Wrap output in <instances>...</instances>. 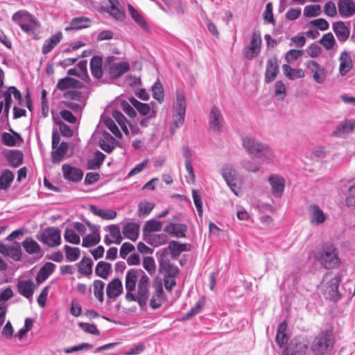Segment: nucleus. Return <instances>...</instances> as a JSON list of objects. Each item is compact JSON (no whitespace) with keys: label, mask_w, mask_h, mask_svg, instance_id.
Here are the masks:
<instances>
[{"label":"nucleus","mask_w":355,"mask_h":355,"mask_svg":"<svg viewBox=\"0 0 355 355\" xmlns=\"http://www.w3.org/2000/svg\"><path fill=\"white\" fill-rule=\"evenodd\" d=\"M91 19L86 17H74L70 22V27L66 30H80L89 26Z\"/></svg>","instance_id":"09e8293b"},{"label":"nucleus","mask_w":355,"mask_h":355,"mask_svg":"<svg viewBox=\"0 0 355 355\" xmlns=\"http://www.w3.org/2000/svg\"><path fill=\"white\" fill-rule=\"evenodd\" d=\"M69 150V144L67 141H62L55 150L51 151V162L57 164L61 162Z\"/></svg>","instance_id":"f704fd0d"},{"label":"nucleus","mask_w":355,"mask_h":355,"mask_svg":"<svg viewBox=\"0 0 355 355\" xmlns=\"http://www.w3.org/2000/svg\"><path fill=\"white\" fill-rule=\"evenodd\" d=\"M128 10L135 23H137L144 31L147 33L149 32V25L140 12L130 3L128 5Z\"/></svg>","instance_id":"c85d7f7f"},{"label":"nucleus","mask_w":355,"mask_h":355,"mask_svg":"<svg viewBox=\"0 0 355 355\" xmlns=\"http://www.w3.org/2000/svg\"><path fill=\"white\" fill-rule=\"evenodd\" d=\"M341 282L340 276H336L329 281V288L328 294L331 300L334 302L339 301L342 295L338 291V287Z\"/></svg>","instance_id":"2f4dec72"},{"label":"nucleus","mask_w":355,"mask_h":355,"mask_svg":"<svg viewBox=\"0 0 355 355\" xmlns=\"http://www.w3.org/2000/svg\"><path fill=\"white\" fill-rule=\"evenodd\" d=\"M64 96L77 102L86 103L88 93L77 90H68L64 93Z\"/></svg>","instance_id":"3c124183"},{"label":"nucleus","mask_w":355,"mask_h":355,"mask_svg":"<svg viewBox=\"0 0 355 355\" xmlns=\"http://www.w3.org/2000/svg\"><path fill=\"white\" fill-rule=\"evenodd\" d=\"M144 227L145 234L146 232H159L162 230V222L152 218L146 222V224L144 226Z\"/></svg>","instance_id":"680f3d73"},{"label":"nucleus","mask_w":355,"mask_h":355,"mask_svg":"<svg viewBox=\"0 0 355 355\" xmlns=\"http://www.w3.org/2000/svg\"><path fill=\"white\" fill-rule=\"evenodd\" d=\"M288 323L286 320L282 321L277 327L275 342L277 345L283 348L284 345H287L289 343V336L287 334Z\"/></svg>","instance_id":"bb28decb"},{"label":"nucleus","mask_w":355,"mask_h":355,"mask_svg":"<svg viewBox=\"0 0 355 355\" xmlns=\"http://www.w3.org/2000/svg\"><path fill=\"white\" fill-rule=\"evenodd\" d=\"M155 205L152 202L147 201L140 202L138 205V216H141V215H148L152 211Z\"/></svg>","instance_id":"e2e57ef3"},{"label":"nucleus","mask_w":355,"mask_h":355,"mask_svg":"<svg viewBox=\"0 0 355 355\" xmlns=\"http://www.w3.org/2000/svg\"><path fill=\"white\" fill-rule=\"evenodd\" d=\"M105 114V112H103L101 114L100 123H103L116 138L121 139L123 137V135L114 121Z\"/></svg>","instance_id":"e433bc0d"},{"label":"nucleus","mask_w":355,"mask_h":355,"mask_svg":"<svg viewBox=\"0 0 355 355\" xmlns=\"http://www.w3.org/2000/svg\"><path fill=\"white\" fill-rule=\"evenodd\" d=\"M279 71V68L276 56L271 58L267 60L264 81L269 84L272 82L277 77Z\"/></svg>","instance_id":"6ab92c4d"},{"label":"nucleus","mask_w":355,"mask_h":355,"mask_svg":"<svg viewBox=\"0 0 355 355\" xmlns=\"http://www.w3.org/2000/svg\"><path fill=\"white\" fill-rule=\"evenodd\" d=\"M334 344L332 330L326 329L321 331L314 338L311 349L315 355H326L333 349Z\"/></svg>","instance_id":"7ed1b4c3"},{"label":"nucleus","mask_w":355,"mask_h":355,"mask_svg":"<svg viewBox=\"0 0 355 355\" xmlns=\"http://www.w3.org/2000/svg\"><path fill=\"white\" fill-rule=\"evenodd\" d=\"M89 210L95 216L101 217L105 220H112L116 217L117 214L112 209H103L98 208L96 205H89Z\"/></svg>","instance_id":"79ce46f5"},{"label":"nucleus","mask_w":355,"mask_h":355,"mask_svg":"<svg viewBox=\"0 0 355 355\" xmlns=\"http://www.w3.org/2000/svg\"><path fill=\"white\" fill-rule=\"evenodd\" d=\"M220 173L227 184L237 180V171L231 164H224L221 168Z\"/></svg>","instance_id":"4c0bfd02"},{"label":"nucleus","mask_w":355,"mask_h":355,"mask_svg":"<svg viewBox=\"0 0 355 355\" xmlns=\"http://www.w3.org/2000/svg\"><path fill=\"white\" fill-rule=\"evenodd\" d=\"M339 60V72L342 76H345L353 67L352 58L346 51H344L340 53Z\"/></svg>","instance_id":"72a5a7b5"},{"label":"nucleus","mask_w":355,"mask_h":355,"mask_svg":"<svg viewBox=\"0 0 355 355\" xmlns=\"http://www.w3.org/2000/svg\"><path fill=\"white\" fill-rule=\"evenodd\" d=\"M319 42L327 51L331 50L336 44L333 34L330 32L323 35Z\"/></svg>","instance_id":"4d7b16f0"},{"label":"nucleus","mask_w":355,"mask_h":355,"mask_svg":"<svg viewBox=\"0 0 355 355\" xmlns=\"http://www.w3.org/2000/svg\"><path fill=\"white\" fill-rule=\"evenodd\" d=\"M268 182L271 186L272 195L277 198H282L285 189V179L283 177L272 174L269 177Z\"/></svg>","instance_id":"f3484780"},{"label":"nucleus","mask_w":355,"mask_h":355,"mask_svg":"<svg viewBox=\"0 0 355 355\" xmlns=\"http://www.w3.org/2000/svg\"><path fill=\"white\" fill-rule=\"evenodd\" d=\"M355 130V119H345L340 121L335 130L332 131L331 135L336 137L344 138Z\"/></svg>","instance_id":"f8f14e48"},{"label":"nucleus","mask_w":355,"mask_h":355,"mask_svg":"<svg viewBox=\"0 0 355 355\" xmlns=\"http://www.w3.org/2000/svg\"><path fill=\"white\" fill-rule=\"evenodd\" d=\"M308 342L301 338H294L286 345L282 355H304L308 349Z\"/></svg>","instance_id":"6e6552de"},{"label":"nucleus","mask_w":355,"mask_h":355,"mask_svg":"<svg viewBox=\"0 0 355 355\" xmlns=\"http://www.w3.org/2000/svg\"><path fill=\"white\" fill-rule=\"evenodd\" d=\"M144 268L150 275H153L156 271V264L153 257H146L143 259Z\"/></svg>","instance_id":"0e129e2a"},{"label":"nucleus","mask_w":355,"mask_h":355,"mask_svg":"<svg viewBox=\"0 0 355 355\" xmlns=\"http://www.w3.org/2000/svg\"><path fill=\"white\" fill-rule=\"evenodd\" d=\"M167 255L166 248L161 249L156 252L159 263L158 272L164 275V279H175L179 275L180 269L175 264L166 259Z\"/></svg>","instance_id":"20e7f679"},{"label":"nucleus","mask_w":355,"mask_h":355,"mask_svg":"<svg viewBox=\"0 0 355 355\" xmlns=\"http://www.w3.org/2000/svg\"><path fill=\"white\" fill-rule=\"evenodd\" d=\"M130 70V64L127 62L121 61L118 63L110 64L107 72L112 80H115Z\"/></svg>","instance_id":"5701e85b"},{"label":"nucleus","mask_w":355,"mask_h":355,"mask_svg":"<svg viewBox=\"0 0 355 355\" xmlns=\"http://www.w3.org/2000/svg\"><path fill=\"white\" fill-rule=\"evenodd\" d=\"M106 156L104 153L99 150H96L94 153V157L87 161V168L89 170H97L102 166Z\"/></svg>","instance_id":"a18cd8bd"},{"label":"nucleus","mask_w":355,"mask_h":355,"mask_svg":"<svg viewBox=\"0 0 355 355\" xmlns=\"http://www.w3.org/2000/svg\"><path fill=\"white\" fill-rule=\"evenodd\" d=\"M22 141L21 136L16 132H12V134L4 132L1 134V142L6 146H16Z\"/></svg>","instance_id":"58836bf2"},{"label":"nucleus","mask_w":355,"mask_h":355,"mask_svg":"<svg viewBox=\"0 0 355 355\" xmlns=\"http://www.w3.org/2000/svg\"><path fill=\"white\" fill-rule=\"evenodd\" d=\"M187 226L184 223H169L164 228V232H166L172 237L185 238Z\"/></svg>","instance_id":"412c9836"},{"label":"nucleus","mask_w":355,"mask_h":355,"mask_svg":"<svg viewBox=\"0 0 355 355\" xmlns=\"http://www.w3.org/2000/svg\"><path fill=\"white\" fill-rule=\"evenodd\" d=\"M282 69L285 76L290 80H294L304 76V73L301 69H293L289 64H283Z\"/></svg>","instance_id":"603ef678"},{"label":"nucleus","mask_w":355,"mask_h":355,"mask_svg":"<svg viewBox=\"0 0 355 355\" xmlns=\"http://www.w3.org/2000/svg\"><path fill=\"white\" fill-rule=\"evenodd\" d=\"M21 246H23L24 249L28 254H37V256L33 258V262L37 261L44 255L40 245L32 237L26 238L21 243Z\"/></svg>","instance_id":"2eb2a0df"},{"label":"nucleus","mask_w":355,"mask_h":355,"mask_svg":"<svg viewBox=\"0 0 355 355\" xmlns=\"http://www.w3.org/2000/svg\"><path fill=\"white\" fill-rule=\"evenodd\" d=\"M93 286L95 297L102 303L104 301L105 283L102 280L95 279L93 282Z\"/></svg>","instance_id":"864d4df0"},{"label":"nucleus","mask_w":355,"mask_h":355,"mask_svg":"<svg viewBox=\"0 0 355 355\" xmlns=\"http://www.w3.org/2000/svg\"><path fill=\"white\" fill-rule=\"evenodd\" d=\"M63 178L69 182L78 183L83 178V171L78 167L64 164L62 166Z\"/></svg>","instance_id":"ddd939ff"},{"label":"nucleus","mask_w":355,"mask_h":355,"mask_svg":"<svg viewBox=\"0 0 355 355\" xmlns=\"http://www.w3.org/2000/svg\"><path fill=\"white\" fill-rule=\"evenodd\" d=\"M109 5L101 6L100 12H107L116 21H123L125 15L118 0H107Z\"/></svg>","instance_id":"9d476101"},{"label":"nucleus","mask_w":355,"mask_h":355,"mask_svg":"<svg viewBox=\"0 0 355 355\" xmlns=\"http://www.w3.org/2000/svg\"><path fill=\"white\" fill-rule=\"evenodd\" d=\"M310 223L312 225H320L325 222L327 216L318 205L312 204L308 209Z\"/></svg>","instance_id":"4be33fe9"},{"label":"nucleus","mask_w":355,"mask_h":355,"mask_svg":"<svg viewBox=\"0 0 355 355\" xmlns=\"http://www.w3.org/2000/svg\"><path fill=\"white\" fill-rule=\"evenodd\" d=\"M62 37V32L59 31L46 40L42 47V53L44 55L50 53L61 42Z\"/></svg>","instance_id":"7c9ffc66"},{"label":"nucleus","mask_w":355,"mask_h":355,"mask_svg":"<svg viewBox=\"0 0 355 355\" xmlns=\"http://www.w3.org/2000/svg\"><path fill=\"white\" fill-rule=\"evenodd\" d=\"M144 274L146 273L142 269L131 268L127 271L125 280L126 293L132 294V292L135 291L137 282L139 281L138 278H141Z\"/></svg>","instance_id":"9b49d317"},{"label":"nucleus","mask_w":355,"mask_h":355,"mask_svg":"<svg viewBox=\"0 0 355 355\" xmlns=\"http://www.w3.org/2000/svg\"><path fill=\"white\" fill-rule=\"evenodd\" d=\"M205 304V297L202 296L196 303L195 306H193L186 314H184L181 318L179 319L180 321L183 322L190 319L193 315L199 313L202 310Z\"/></svg>","instance_id":"c03bdc74"},{"label":"nucleus","mask_w":355,"mask_h":355,"mask_svg":"<svg viewBox=\"0 0 355 355\" xmlns=\"http://www.w3.org/2000/svg\"><path fill=\"white\" fill-rule=\"evenodd\" d=\"M332 29L338 40L343 43L347 41L350 35V28L347 27L344 21H338L334 22Z\"/></svg>","instance_id":"b1692460"},{"label":"nucleus","mask_w":355,"mask_h":355,"mask_svg":"<svg viewBox=\"0 0 355 355\" xmlns=\"http://www.w3.org/2000/svg\"><path fill=\"white\" fill-rule=\"evenodd\" d=\"M150 279L146 274L142 275L138 281L137 295L141 297H149Z\"/></svg>","instance_id":"49530a36"},{"label":"nucleus","mask_w":355,"mask_h":355,"mask_svg":"<svg viewBox=\"0 0 355 355\" xmlns=\"http://www.w3.org/2000/svg\"><path fill=\"white\" fill-rule=\"evenodd\" d=\"M12 20L28 35H33L35 27L33 24L36 23L35 17L26 10H19L13 14Z\"/></svg>","instance_id":"39448f33"},{"label":"nucleus","mask_w":355,"mask_h":355,"mask_svg":"<svg viewBox=\"0 0 355 355\" xmlns=\"http://www.w3.org/2000/svg\"><path fill=\"white\" fill-rule=\"evenodd\" d=\"M103 58L100 55H94L90 60V70L92 76L99 80L103 76Z\"/></svg>","instance_id":"c9c22d12"},{"label":"nucleus","mask_w":355,"mask_h":355,"mask_svg":"<svg viewBox=\"0 0 355 355\" xmlns=\"http://www.w3.org/2000/svg\"><path fill=\"white\" fill-rule=\"evenodd\" d=\"M242 167L249 172H258L260 170V164L249 159H243L240 162Z\"/></svg>","instance_id":"338daca9"},{"label":"nucleus","mask_w":355,"mask_h":355,"mask_svg":"<svg viewBox=\"0 0 355 355\" xmlns=\"http://www.w3.org/2000/svg\"><path fill=\"white\" fill-rule=\"evenodd\" d=\"M223 123V117L221 112H210L209 117V128L214 132L221 131Z\"/></svg>","instance_id":"a19ab883"},{"label":"nucleus","mask_w":355,"mask_h":355,"mask_svg":"<svg viewBox=\"0 0 355 355\" xmlns=\"http://www.w3.org/2000/svg\"><path fill=\"white\" fill-rule=\"evenodd\" d=\"M12 90V96L17 101L18 105H15L12 111H26L23 107H26L29 111H33V102L31 96V92L28 88L26 89V92L24 97H22L21 92L15 86H11Z\"/></svg>","instance_id":"1a4fd4ad"},{"label":"nucleus","mask_w":355,"mask_h":355,"mask_svg":"<svg viewBox=\"0 0 355 355\" xmlns=\"http://www.w3.org/2000/svg\"><path fill=\"white\" fill-rule=\"evenodd\" d=\"M93 265L94 262L90 257H83L81 261L77 263L78 272L90 278L92 274Z\"/></svg>","instance_id":"ea45409f"},{"label":"nucleus","mask_w":355,"mask_h":355,"mask_svg":"<svg viewBox=\"0 0 355 355\" xmlns=\"http://www.w3.org/2000/svg\"><path fill=\"white\" fill-rule=\"evenodd\" d=\"M53 122L59 126L60 133L63 137H71L73 136V130L71 128L64 123L60 119V116L58 115V112H51Z\"/></svg>","instance_id":"37998d69"},{"label":"nucleus","mask_w":355,"mask_h":355,"mask_svg":"<svg viewBox=\"0 0 355 355\" xmlns=\"http://www.w3.org/2000/svg\"><path fill=\"white\" fill-rule=\"evenodd\" d=\"M338 12L341 17L348 18L355 15V2L353 0H339Z\"/></svg>","instance_id":"393cba45"},{"label":"nucleus","mask_w":355,"mask_h":355,"mask_svg":"<svg viewBox=\"0 0 355 355\" xmlns=\"http://www.w3.org/2000/svg\"><path fill=\"white\" fill-rule=\"evenodd\" d=\"M122 232L126 239L135 241L139 234V225L135 222H128L123 227Z\"/></svg>","instance_id":"c756f323"},{"label":"nucleus","mask_w":355,"mask_h":355,"mask_svg":"<svg viewBox=\"0 0 355 355\" xmlns=\"http://www.w3.org/2000/svg\"><path fill=\"white\" fill-rule=\"evenodd\" d=\"M112 273V264L109 262L100 261L95 267V274L103 279H107Z\"/></svg>","instance_id":"473e14b6"},{"label":"nucleus","mask_w":355,"mask_h":355,"mask_svg":"<svg viewBox=\"0 0 355 355\" xmlns=\"http://www.w3.org/2000/svg\"><path fill=\"white\" fill-rule=\"evenodd\" d=\"M310 25L318 30L324 31L329 29V24L324 18H318L310 21Z\"/></svg>","instance_id":"774afa93"},{"label":"nucleus","mask_w":355,"mask_h":355,"mask_svg":"<svg viewBox=\"0 0 355 355\" xmlns=\"http://www.w3.org/2000/svg\"><path fill=\"white\" fill-rule=\"evenodd\" d=\"M3 155L9 165L13 168H17L23 164L24 154L19 150L4 149Z\"/></svg>","instance_id":"dca6fc26"},{"label":"nucleus","mask_w":355,"mask_h":355,"mask_svg":"<svg viewBox=\"0 0 355 355\" xmlns=\"http://www.w3.org/2000/svg\"><path fill=\"white\" fill-rule=\"evenodd\" d=\"M7 257L12 259L16 261H21L22 257L21 243L15 241L14 244L10 246L8 254H7Z\"/></svg>","instance_id":"5fc2aeb1"},{"label":"nucleus","mask_w":355,"mask_h":355,"mask_svg":"<svg viewBox=\"0 0 355 355\" xmlns=\"http://www.w3.org/2000/svg\"><path fill=\"white\" fill-rule=\"evenodd\" d=\"M321 12V6L319 4H311L304 7L303 15L305 17H315L319 16Z\"/></svg>","instance_id":"6e6d98bb"},{"label":"nucleus","mask_w":355,"mask_h":355,"mask_svg":"<svg viewBox=\"0 0 355 355\" xmlns=\"http://www.w3.org/2000/svg\"><path fill=\"white\" fill-rule=\"evenodd\" d=\"M64 239L66 242L74 245H78L80 243V238L74 230L67 227L64 234Z\"/></svg>","instance_id":"bf43d9fd"},{"label":"nucleus","mask_w":355,"mask_h":355,"mask_svg":"<svg viewBox=\"0 0 355 355\" xmlns=\"http://www.w3.org/2000/svg\"><path fill=\"white\" fill-rule=\"evenodd\" d=\"M129 102L131 106L135 107L137 111H151L152 110L150 104L141 103L133 96L129 98Z\"/></svg>","instance_id":"69168bd1"},{"label":"nucleus","mask_w":355,"mask_h":355,"mask_svg":"<svg viewBox=\"0 0 355 355\" xmlns=\"http://www.w3.org/2000/svg\"><path fill=\"white\" fill-rule=\"evenodd\" d=\"M36 238L51 248L58 247L62 242L61 230L57 227H48L43 232H38Z\"/></svg>","instance_id":"423d86ee"},{"label":"nucleus","mask_w":355,"mask_h":355,"mask_svg":"<svg viewBox=\"0 0 355 355\" xmlns=\"http://www.w3.org/2000/svg\"><path fill=\"white\" fill-rule=\"evenodd\" d=\"M56 268L55 264L52 262L45 263L39 270L36 277L35 281L37 285H40L46 281L49 277L52 275Z\"/></svg>","instance_id":"a878e982"},{"label":"nucleus","mask_w":355,"mask_h":355,"mask_svg":"<svg viewBox=\"0 0 355 355\" xmlns=\"http://www.w3.org/2000/svg\"><path fill=\"white\" fill-rule=\"evenodd\" d=\"M123 293V284L121 279H112L106 286V295L107 298L114 300Z\"/></svg>","instance_id":"a211bd4d"},{"label":"nucleus","mask_w":355,"mask_h":355,"mask_svg":"<svg viewBox=\"0 0 355 355\" xmlns=\"http://www.w3.org/2000/svg\"><path fill=\"white\" fill-rule=\"evenodd\" d=\"M242 146L249 154L267 162L272 161L274 158V153L271 148L268 144L258 141L252 137H242Z\"/></svg>","instance_id":"f03ea898"},{"label":"nucleus","mask_w":355,"mask_h":355,"mask_svg":"<svg viewBox=\"0 0 355 355\" xmlns=\"http://www.w3.org/2000/svg\"><path fill=\"white\" fill-rule=\"evenodd\" d=\"M153 98L159 103H162L164 100V89L159 80L155 81L151 87Z\"/></svg>","instance_id":"13d9d810"},{"label":"nucleus","mask_w":355,"mask_h":355,"mask_svg":"<svg viewBox=\"0 0 355 355\" xmlns=\"http://www.w3.org/2000/svg\"><path fill=\"white\" fill-rule=\"evenodd\" d=\"M84 87V84L77 79L66 76L58 80L56 87L61 91L67 89H81Z\"/></svg>","instance_id":"cd10ccee"},{"label":"nucleus","mask_w":355,"mask_h":355,"mask_svg":"<svg viewBox=\"0 0 355 355\" xmlns=\"http://www.w3.org/2000/svg\"><path fill=\"white\" fill-rule=\"evenodd\" d=\"M35 287L36 286L31 279L19 280L17 284L18 293L28 299L30 302L33 300V295Z\"/></svg>","instance_id":"aec40b11"},{"label":"nucleus","mask_w":355,"mask_h":355,"mask_svg":"<svg viewBox=\"0 0 355 355\" xmlns=\"http://www.w3.org/2000/svg\"><path fill=\"white\" fill-rule=\"evenodd\" d=\"M306 68L313 73V80L318 84H322L326 79V69L315 60H308Z\"/></svg>","instance_id":"4468645a"},{"label":"nucleus","mask_w":355,"mask_h":355,"mask_svg":"<svg viewBox=\"0 0 355 355\" xmlns=\"http://www.w3.org/2000/svg\"><path fill=\"white\" fill-rule=\"evenodd\" d=\"M14 179V173L10 169H4L0 175V190H7Z\"/></svg>","instance_id":"de8ad7c7"},{"label":"nucleus","mask_w":355,"mask_h":355,"mask_svg":"<svg viewBox=\"0 0 355 355\" xmlns=\"http://www.w3.org/2000/svg\"><path fill=\"white\" fill-rule=\"evenodd\" d=\"M314 259L327 270L336 268L340 264L337 248L329 242L317 246L313 252Z\"/></svg>","instance_id":"f257e3e1"},{"label":"nucleus","mask_w":355,"mask_h":355,"mask_svg":"<svg viewBox=\"0 0 355 355\" xmlns=\"http://www.w3.org/2000/svg\"><path fill=\"white\" fill-rule=\"evenodd\" d=\"M63 250L65 254V257L69 261H75L80 257V250L78 248L65 245L63 248Z\"/></svg>","instance_id":"8fccbe9b"},{"label":"nucleus","mask_w":355,"mask_h":355,"mask_svg":"<svg viewBox=\"0 0 355 355\" xmlns=\"http://www.w3.org/2000/svg\"><path fill=\"white\" fill-rule=\"evenodd\" d=\"M101 241L100 234H96L92 235L91 234H87L83 239L82 246L84 248H90L96 245Z\"/></svg>","instance_id":"052dcab7"},{"label":"nucleus","mask_w":355,"mask_h":355,"mask_svg":"<svg viewBox=\"0 0 355 355\" xmlns=\"http://www.w3.org/2000/svg\"><path fill=\"white\" fill-rule=\"evenodd\" d=\"M261 37L260 33L253 32L250 44L243 49V53L245 59L252 60L257 58L261 52Z\"/></svg>","instance_id":"0eeeda50"}]
</instances>
